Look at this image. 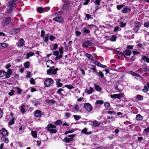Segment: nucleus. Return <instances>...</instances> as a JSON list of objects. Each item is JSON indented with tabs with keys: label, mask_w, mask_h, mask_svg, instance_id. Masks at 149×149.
<instances>
[{
	"label": "nucleus",
	"mask_w": 149,
	"mask_h": 149,
	"mask_svg": "<svg viewBox=\"0 0 149 149\" xmlns=\"http://www.w3.org/2000/svg\"><path fill=\"white\" fill-rule=\"evenodd\" d=\"M94 63L95 65L100 67H101L102 65V64L100 62L96 61H95Z\"/></svg>",
	"instance_id": "54"
},
{
	"label": "nucleus",
	"mask_w": 149,
	"mask_h": 149,
	"mask_svg": "<svg viewBox=\"0 0 149 149\" xmlns=\"http://www.w3.org/2000/svg\"><path fill=\"white\" fill-rule=\"evenodd\" d=\"M124 95V94L123 93H121L119 94H116V98L118 99H120L121 98L123 97Z\"/></svg>",
	"instance_id": "27"
},
{
	"label": "nucleus",
	"mask_w": 149,
	"mask_h": 149,
	"mask_svg": "<svg viewBox=\"0 0 149 149\" xmlns=\"http://www.w3.org/2000/svg\"><path fill=\"white\" fill-rule=\"evenodd\" d=\"M58 70V68H56L54 69L52 68H49L47 70V74H56L57 73V71Z\"/></svg>",
	"instance_id": "4"
},
{
	"label": "nucleus",
	"mask_w": 149,
	"mask_h": 149,
	"mask_svg": "<svg viewBox=\"0 0 149 149\" xmlns=\"http://www.w3.org/2000/svg\"><path fill=\"white\" fill-rule=\"evenodd\" d=\"M142 59L144 61H146L147 63H149V58L145 56H143Z\"/></svg>",
	"instance_id": "33"
},
{
	"label": "nucleus",
	"mask_w": 149,
	"mask_h": 149,
	"mask_svg": "<svg viewBox=\"0 0 149 149\" xmlns=\"http://www.w3.org/2000/svg\"><path fill=\"white\" fill-rule=\"evenodd\" d=\"M94 86L95 87V89L96 91L100 92L101 91L102 88L100 87L99 86L97 85L96 84H95Z\"/></svg>",
	"instance_id": "30"
},
{
	"label": "nucleus",
	"mask_w": 149,
	"mask_h": 149,
	"mask_svg": "<svg viewBox=\"0 0 149 149\" xmlns=\"http://www.w3.org/2000/svg\"><path fill=\"white\" fill-rule=\"evenodd\" d=\"M30 63L29 61H26L24 63V67L26 68H29L30 67Z\"/></svg>",
	"instance_id": "31"
},
{
	"label": "nucleus",
	"mask_w": 149,
	"mask_h": 149,
	"mask_svg": "<svg viewBox=\"0 0 149 149\" xmlns=\"http://www.w3.org/2000/svg\"><path fill=\"white\" fill-rule=\"evenodd\" d=\"M65 87L67 88L69 90H71L74 88V87L73 86L68 85H65Z\"/></svg>",
	"instance_id": "50"
},
{
	"label": "nucleus",
	"mask_w": 149,
	"mask_h": 149,
	"mask_svg": "<svg viewBox=\"0 0 149 149\" xmlns=\"http://www.w3.org/2000/svg\"><path fill=\"white\" fill-rule=\"evenodd\" d=\"M116 54H118L119 55L121 56L122 57H123L125 58H127V57L125 56L124 53V52H121L119 51H116Z\"/></svg>",
	"instance_id": "21"
},
{
	"label": "nucleus",
	"mask_w": 149,
	"mask_h": 149,
	"mask_svg": "<svg viewBox=\"0 0 149 149\" xmlns=\"http://www.w3.org/2000/svg\"><path fill=\"white\" fill-rule=\"evenodd\" d=\"M0 134L3 136H7L8 135L9 133L8 131L4 128H2L0 130Z\"/></svg>",
	"instance_id": "5"
},
{
	"label": "nucleus",
	"mask_w": 149,
	"mask_h": 149,
	"mask_svg": "<svg viewBox=\"0 0 149 149\" xmlns=\"http://www.w3.org/2000/svg\"><path fill=\"white\" fill-rule=\"evenodd\" d=\"M85 55L91 61L94 60V58L91 54L86 53Z\"/></svg>",
	"instance_id": "23"
},
{
	"label": "nucleus",
	"mask_w": 149,
	"mask_h": 149,
	"mask_svg": "<svg viewBox=\"0 0 149 149\" xmlns=\"http://www.w3.org/2000/svg\"><path fill=\"white\" fill-rule=\"evenodd\" d=\"M104 106H105L107 109L109 110L111 109L110 104L109 102H105Z\"/></svg>",
	"instance_id": "24"
},
{
	"label": "nucleus",
	"mask_w": 149,
	"mask_h": 149,
	"mask_svg": "<svg viewBox=\"0 0 149 149\" xmlns=\"http://www.w3.org/2000/svg\"><path fill=\"white\" fill-rule=\"evenodd\" d=\"M53 20L54 21L61 23H63V18L61 17H57L54 18Z\"/></svg>",
	"instance_id": "8"
},
{
	"label": "nucleus",
	"mask_w": 149,
	"mask_h": 149,
	"mask_svg": "<svg viewBox=\"0 0 149 149\" xmlns=\"http://www.w3.org/2000/svg\"><path fill=\"white\" fill-rule=\"evenodd\" d=\"M74 119L76 120H78L81 118V116L76 115H73Z\"/></svg>",
	"instance_id": "51"
},
{
	"label": "nucleus",
	"mask_w": 149,
	"mask_h": 149,
	"mask_svg": "<svg viewBox=\"0 0 149 149\" xmlns=\"http://www.w3.org/2000/svg\"><path fill=\"white\" fill-rule=\"evenodd\" d=\"M5 137H1V139L5 143H8L9 142V140L8 138H5Z\"/></svg>",
	"instance_id": "26"
},
{
	"label": "nucleus",
	"mask_w": 149,
	"mask_h": 149,
	"mask_svg": "<svg viewBox=\"0 0 149 149\" xmlns=\"http://www.w3.org/2000/svg\"><path fill=\"white\" fill-rule=\"evenodd\" d=\"M47 82L49 83V84H47V87H48L50 85L53 83L54 81L52 79L49 78L47 79Z\"/></svg>",
	"instance_id": "25"
},
{
	"label": "nucleus",
	"mask_w": 149,
	"mask_h": 149,
	"mask_svg": "<svg viewBox=\"0 0 149 149\" xmlns=\"http://www.w3.org/2000/svg\"><path fill=\"white\" fill-rule=\"evenodd\" d=\"M25 106L24 105L22 104V105L21 108V112L22 113H24L26 112V111L25 110L24 108Z\"/></svg>",
	"instance_id": "38"
},
{
	"label": "nucleus",
	"mask_w": 149,
	"mask_h": 149,
	"mask_svg": "<svg viewBox=\"0 0 149 149\" xmlns=\"http://www.w3.org/2000/svg\"><path fill=\"white\" fill-rule=\"evenodd\" d=\"M47 103H48L49 104H54L55 103V102L54 100H47Z\"/></svg>",
	"instance_id": "53"
},
{
	"label": "nucleus",
	"mask_w": 149,
	"mask_h": 149,
	"mask_svg": "<svg viewBox=\"0 0 149 149\" xmlns=\"http://www.w3.org/2000/svg\"><path fill=\"white\" fill-rule=\"evenodd\" d=\"M98 74L99 76L101 77H104V75L103 73L101 71H99L98 72Z\"/></svg>",
	"instance_id": "62"
},
{
	"label": "nucleus",
	"mask_w": 149,
	"mask_h": 149,
	"mask_svg": "<svg viewBox=\"0 0 149 149\" xmlns=\"http://www.w3.org/2000/svg\"><path fill=\"white\" fill-rule=\"evenodd\" d=\"M149 89V83H147L146 85L144 86L143 89H142V91L144 93H146L148 91Z\"/></svg>",
	"instance_id": "12"
},
{
	"label": "nucleus",
	"mask_w": 149,
	"mask_h": 149,
	"mask_svg": "<svg viewBox=\"0 0 149 149\" xmlns=\"http://www.w3.org/2000/svg\"><path fill=\"white\" fill-rule=\"evenodd\" d=\"M3 112L1 109L0 108V119L3 116Z\"/></svg>",
	"instance_id": "61"
},
{
	"label": "nucleus",
	"mask_w": 149,
	"mask_h": 149,
	"mask_svg": "<svg viewBox=\"0 0 149 149\" xmlns=\"http://www.w3.org/2000/svg\"><path fill=\"white\" fill-rule=\"evenodd\" d=\"M15 118H14L13 117L11 120L10 121L9 123V125H11L13 124H14L15 123L14 122Z\"/></svg>",
	"instance_id": "48"
},
{
	"label": "nucleus",
	"mask_w": 149,
	"mask_h": 149,
	"mask_svg": "<svg viewBox=\"0 0 149 149\" xmlns=\"http://www.w3.org/2000/svg\"><path fill=\"white\" fill-rule=\"evenodd\" d=\"M133 46L132 45H127L126 47V49H130V50L132 49H133Z\"/></svg>",
	"instance_id": "56"
},
{
	"label": "nucleus",
	"mask_w": 149,
	"mask_h": 149,
	"mask_svg": "<svg viewBox=\"0 0 149 149\" xmlns=\"http://www.w3.org/2000/svg\"><path fill=\"white\" fill-rule=\"evenodd\" d=\"M90 70H92L94 72L97 74V70L95 66L92 65V67L90 68Z\"/></svg>",
	"instance_id": "37"
},
{
	"label": "nucleus",
	"mask_w": 149,
	"mask_h": 149,
	"mask_svg": "<svg viewBox=\"0 0 149 149\" xmlns=\"http://www.w3.org/2000/svg\"><path fill=\"white\" fill-rule=\"evenodd\" d=\"M136 98L139 100H143V96L142 95H138L136 97Z\"/></svg>",
	"instance_id": "41"
},
{
	"label": "nucleus",
	"mask_w": 149,
	"mask_h": 149,
	"mask_svg": "<svg viewBox=\"0 0 149 149\" xmlns=\"http://www.w3.org/2000/svg\"><path fill=\"white\" fill-rule=\"evenodd\" d=\"M5 72L3 70H0V77H3L5 75Z\"/></svg>",
	"instance_id": "43"
},
{
	"label": "nucleus",
	"mask_w": 149,
	"mask_h": 149,
	"mask_svg": "<svg viewBox=\"0 0 149 149\" xmlns=\"http://www.w3.org/2000/svg\"><path fill=\"white\" fill-rule=\"evenodd\" d=\"M53 54L55 56L57 57L58 56V55L59 54V52L57 51H55L53 52Z\"/></svg>",
	"instance_id": "57"
},
{
	"label": "nucleus",
	"mask_w": 149,
	"mask_h": 149,
	"mask_svg": "<svg viewBox=\"0 0 149 149\" xmlns=\"http://www.w3.org/2000/svg\"><path fill=\"white\" fill-rule=\"evenodd\" d=\"M100 124L103 125V123H101L100 122H98L96 120L94 121L93 123V125L94 127H98Z\"/></svg>",
	"instance_id": "15"
},
{
	"label": "nucleus",
	"mask_w": 149,
	"mask_h": 149,
	"mask_svg": "<svg viewBox=\"0 0 149 149\" xmlns=\"http://www.w3.org/2000/svg\"><path fill=\"white\" fill-rule=\"evenodd\" d=\"M65 115L66 117V118L68 119L69 118L70 116L71 113L68 112H65Z\"/></svg>",
	"instance_id": "52"
},
{
	"label": "nucleus",
	"mask_w": 149,
	"mask_h": 149,
	"mask_svg": "<svg viewBox=\"0 0 149 149\" xmlns=\"http://www.w3.org/2000/svg\"><path fill=\"white\" fill-rule=\"evenodd\" d=\"M35 54L33 52H29V53H27L26 54V58L27 59L29 58L30 56H32Z\"/></svg>",
	"instance_id": "29"
},
{
	"label": "nucleus",
	"mask_w": 149,
	"mask_h": 149,
	"mask_svg": "<svg viewBox=\"0 0 149 149\" xmlns=\"http://www.w3.org/2000/svg\"><path fill=\"white\" fill-rule=\"evenodd\" d=\"M93 88L91 87L89 88V90H88L86 89L85 90V92L87 93L88 94H91L93 92Z\"/></svg>",
	"instance_id": "17"
},
{
	"label": "nucleus",
	"mask_w": 149,
	"mask_h": 149,
	"mask_svg": "<svg viewBox=\"0 0 149 149\" xmlns=\"http://www.w3.org/2000/svg\"><path fill=\"white\" fill-rule=\"evenodd\" d=\"M104 101L103 100H97L95 104H100L102 105L104 103Z\"/></svg>",
	"instance_id": "46"
},
{
	"label": "nucleus",
	"mask_w": 149,
	"mask_h": 149,
	"mask_svg": "<svg viewBox=\"0 0 149 149\" xmlns=\"http://www.w3.org/2000/svg\"><path fill=\"white\" fill-rule=\"evenodd\" d=\"M17 0H12V1L9 2L8 5V7L7 8L6 13L7 14L10 13L13 11V9L16 6L15 2Z\"/></svg>",
	"instance_id": "1"
},
{
	"label": "nucleus",
	"mask_w": 149,
	"mask_h": 149,
	"mask_svg": "<svg viewBox=\"0 0 149 149\" xmlns=\"http://www.w3.org/2000/svg\"><path fill=\"white\" fill-rule=\"evenodd\" d=\"M64 139L67 143H69L70 141H73V139L72 138H68L67 137H65Z\"/></svg>",
	"instance_id": "36"
},
{
	"label": "nucleus",
	"mask_w": 149,
	"mask_h": 149,
	"mask_svg": "<svg viewBox=\"0 0 149 149\" xmlns=\"http://www.w3.org/2000/svg\"><path fill=\"white\" fill-rule=\"evenodd\" d=\"M19 127L18 129L19 133L22 134L24 131V128H23V126L21 125V123H19Z\"/></svg>",
	"instance_id": "22"
},
{
	"label": "nucleus",
	"mask_w": 149,
	"mask_h": 149,
	"mask_svg": "<svg viewBox=\"0 0 149 149\" xmlns=\"http://www.w3.org/2000/svg\"><path fill=\"white\" fill-rule=\"evenodd\" d=\"M130 73L133 76H136L137 77H139L140 76V75L139 74L133 71H130Z\"/></svg>",
	"instance_id": "40"
},
{
	"label": "nucleus",
	"mask_w": 149,
	"mask_h": 149,
	"mask_svg": "<svg viewBox=\"0 0 149 149\" xmlns=\"http://www.w3.org/2000/svg\"><path fill=\"white\" fill-rule=\"evenodd\" d=\"M140 71H143L147 73H149V69L146 68H142L140 69Z\"/></svg>",
	"instance_id": "32"
},
{
	"label": "nucleus",
	"mask_w": 149,
	"mask_h": 149,
	"mask_svg": "<svg viewBox=\"0 0 149 149\" xmlns=\"http://www.w3.org/2000/svg\"><path fill=\"white\" fill-rule=\"evenodd\" d=\"M31 103L32 104L35 106H36L38 105V104H40V103L37 101H32Z\"/></svg>",
	"instance_id": "39"
},
{
	"label": "nucleus",
	"mask_w": 149,
	"mask_h": 149,
	"mask_svg": "<svg viewBox=\"0 0 149 149\" xmlns=\"http://www.w3.org/2000/svg\"><path fill=\"white\" fill-rule=\"evenodd\" d=\"M143 118V117L140 114H137L136 116V119L137 121H140L142 120Z\"/></svg>",
	"instance_id": "20"
},
{
	"label": "nucleus",
	"mask_w": 149,
	"mask_h": 149,
	"mask_svg": "<svg viewBox=\"0 0 149 149\" xmlns=\"http://www.w3.org/2000/svg\"><path fill=\"white\" fill-rule=\"evenodd\" d=\"M58 45L56 43L54 44V47L53 48V50H56L58 48Z\"/></svg>",
	"instance_id": "63"
},
{
	"label": "nucleus",
	"mask_w": 149,
	"mask_h": 149,
	"mask_svg": "<svg viewBox=\"0 0 149 149\" xmlns=\"http://www.w3.org/2000/svg\"><path fill=\"white\" fill-rule=\"evenodd\" d=\"M30 83L31 84L34 85L35 84V81L33 78H31L30 79Z\"/></svg>",
	"instance_id": "60"
},
{
	"label": "nucleus",
	"mask_w": 149,
	"mask_h": 149,
	"mask_svg": "<svg viewBox=\"0 0 149 149\" xmlns=\"http://www.w3.org/2000/svg\"><path fill=\"white\" fill-rule=\"evenodd\" d=\"M130 11V9L127 8H125L123 9L122 10V12L123 13H128Z\"/></svg>",
	"instance_id": "45"
},
{
	"label": "nucleus",
	"mask_w": 149,
	"mask_h": 149,
	"mask_svg": "<svg viewBox=\"0 0 149 149\" xmlns=\"http://www.w3.org/2000/svg\"><path fill=\"white\" fill-rule=\"evenodd\" d=\"M70 3L69 2L67 1L64 2L63 6V10H68L70 8Z\"/></svg>",
	"instance_id": "7"
},
{
	"label": "nucleus",
	"mask_w": 149,
	"mask_h": 149,
	"mask_svg": "<svg viewBox=\"0 0 149 149\" xmlns=\"http://www.w3.org/2000/svg\"><path fill=\"white\" fill-rule=\"evenodd\" d=\"M7 72H5V75L6 78H8L10 77V75H11L12 72L10 69H8Z\"/></svg>",
	"instance_id": "14"
},
{
	"label": "nucleus",
	"mask_w": 149,
	"mask_h": 149,
	"mask_svg": "<svg viewBox=\"0 0 149 149\" xmlns=\"http://www.w3.org/2000/svg\"><path fill=\"white\" fill-rule=\"evenodd\" d=\"M24 41L23 38H20L19 40L18 45L20 47L23 46L24 45Z\"/></svg>",
	"instance_id": "19"
},
{
	"label": "nucleus",
	"mask_w": 149,
	"mask_h": 149,
	"mask_svg": "<svg viewBox=\"0 0 149 149\" xmlns=\"http://www.w3.org/2000/svg\"><path fill=\"white\" fill-rule=\"evenodd\" d=\"M31 134L32 136L34 138H36L37 137V132L36 131H31Z\"/></svg>",
	"instance_id": "28"
},
{
	"label": "nucleus",
	"mask_w": 149,
	"mask_h": 149,
	"mask_svg": "<svg viewBox=\"0 0 149 149\" xmlns=\"http://www.w3.org/2000/svg\"><path fill=\"white\" fill-rule=\"evenodd\" d=\"M124 53L125 56H130L132 54V51L131 50L128 49H125L124 51Z\"/></svg>",
	"instance_id": "13"
},
{
	"label": "nucleus",
	"mask_w": 149,
	"mask_h": 149,
	"mask_svg": "<svg viewBox=\"0 0 149 149\" xmlns=\"http://www.w3.org/2000/svg\"><path fill=\"white\" fill-rule=\"evenodd\" d=\"M11 18L10 17H6L4 21V24L5 25H7L9 24L11 21Z\"/></svg>",
	"instance_id": "11"
},
{
	"label": "nucleus",
	"mask_w": 149,
	"mask_h": 149,
	"mask_svg": "<svg viewBox=\"0 0 149 149\" xmlns=\"http://www.w3.org/2000/svg\"><path fill=\"white\" fill-rule=\"evenodd\" d=\"M44 11V9L41 7H39L37 9V12L40 13H42Z\"/></svg>",
	"instance_id": "35"
},
{
	"label": "nucleus",
	"mask_w": 149,
	"mask_h": 149,
	"mask_svg": "<svg viewBox=\"0 0 149 149\" xmlns=\"http://www.w3.org/2000/svg\"><path fill=\"white\" fill-rule=\"evenodd\" d=\"M41 112L40 111L37 110L34 112L35 116L37 117H40L41 116Z\"/></svg>",
	"instance_id": "16"
},
{
	"label": "nucleus",
	"mask_w": 149,
	"mask_h": 149,
	"mask_svg": "<svg viewBox=\"0 0 149 149\" xmlns=\"http://www.w3.org/2000/svg\"><path fill=\"white\" fill-rule=\"evenodd\" d=\"M56 127L52 124H49L47 125V130L49 131L50 133L55 134L57 132V130L55 129Z\"/></svg>",
	"instance_id": "2"
},
{
	"label": "nucleus",
	"mask_w": 149,
	"mask_h": 149,
	"mask_svg": "<svg viewBox=\"0 0 149 149\" xmlns=\"http://www.w3.org/2000/svg\"><path fill=\"white\" fill-rule=\"evenodd\" d=\"M1 46L3 48H5L8 47V45L5 43H3L1 44Z\"/></svg>",
	"instance_id": "55"
},
{
	"label": "nucleus",
	"mask_w": 149,
	"mask_h": 149,
	"mask_svg": "<svg viewBox=\"0 0 149 149\" xmlns=\"http://www.w3.org/2000/svg\"><path fill=\"white\" fill-rule=\"evenodd\" d=\"M55 38V37L54 36L52 35H51L49 36V39L51 41L54 40Z\"/></svg>",
	"instance_id": "58"
},
{
	"label": "nucleus",
	"mask_w": 149,
	"mask_h": 149,
	"mask_svg": "<svg viewBox=\"0 0 149 149\" xmlns=\"http://www.w3.org/2000/svg\"><path fill=\"white\" fill-rule=\"evenodd\" d=\"M42 22H38L37 23H34V24H36L37 25V27H41L40 25L42 24Z\"/></svg>",
	"instance_id": "59"
},
{
	"label": "nucleus",
	"mask_w": 149,
	"mask_h": 149,
	"mask_svg": "<svg viewBox=\"0 0 149 149\" xmlns=\"http://www.w3.org/2000/svg\"><path fill=\"white\" fill-rule=\"evenodd\" d=\"M87 129L86 128H85L83 129L81 131V132L86 134H90V133H88L87 132Z\"/></svg>",
	"instance_id": "42"
},
{
	"label": "nucleus",
	"mask_w": 149,
	"mask_h": 149,
	"mask_svg": "<svg viewBox=\"0 0 149 149\" xmlns=\"http://www.w3.org/2000/svg\"><path fill=\"white\" fill-rule=\"evenodd\" d=\"M63 91L64 92V90L62 88H59L57 91L56 94L60 95L61 96H64V94L62 92Z\"/></svg>",
	"instance_id": "18"
},
{
	"label": "nucleus",
	"mask_w": 149,
	"mask_h": 149,
	"mask_svg": "<svg viewBox=\"0 0 149 149\" xmlns=\"http://www.w3.org/2000/svg\"><path fill=\"white\" fill-rule=\"evenodd\" d=\"M59 51L60 52V55L57 56L55 58V60H57L58 59H61L63 57L62 54L63 53V47H61L59 49Z\"/></svg>",
	"instance_id": "10"
},
{
	"label": "nucleus",
	"mask_w": 149,
	"mask_h": 149,
	"mask_svg": "<svg viewBox=\"0 0 149 149\" xmlns=\"http://www.w3.org/2000/svg\"><path fill=\"white\" fill-rule=\"evenodd\" d=\"M19 29H11L9 33L11 35H15L17 34L19 31Z\"/></svg>",
	"instance_id": "9"
},
{
	"label": "nucleus",
	"mask_w": 149,
	"mask_h": 149,
	"mask_svg": "<svg viewBox=\"0 0 149 149\" xmlns=\"http://www.w3.org/2000/svg\"><path fill=\"white\" fill-rule=\"evenodd\" d=\"M84 107L86 110L88 112L91 111L93 109L92 107L89 103H85Z\"/></svg>",
	"instance_id": "6"
},
{
	"label": "nucleus",
	"mask_w": 149,
	"mask_h": 149,
	"mask_svg": "<svg viewBox=\"0 0 149 149\" xmlns=\"http://www.w3.org/2000/svg\"><path fill=\"white\" fill-rule=\"evenodd\" d=\"M144 26L146 27H149V22H147L144 23Z\"/></svg>",
	"instance_id": "64"
},
{
	"label": "nucleus",
	"mask_w": 149,
	"mask_h": 149,
	"mask_svg": "<svg viewBox=\"0 0 149 149\" xmlns=\"http://www.w3.org/2000/svg\"><path fill=\"white\" fill-rule=\"evenodd\" d=\"M16 89L17 90V93L20 95L21 94L22 92V90L21 89H20V88L18 87H16Z\"/></svg>",
	"instance_id": "47"
},
{
	"label": "nucleus",
	"mask_w": 149,
	"mask_h": 149,
	"mask_svg": "<svg viewBox=\"0 0 149 149\" xmlns=\"http://www.w3.org/2000/svg\"><path fill=\"white\" fill-rule=\"evenodd\" d=\"M95 45V44L91 42L90 41H86L83 42L82 44V46L83 47L86 48L88 47H92Z\"/></svg>",
	"instance_id": "3"
},
{
	"label": "nucleus",
	"mask_w": 149,
	"mask_h": 149,
	"mask_svg": "<svg viewBox=\"0 0 149 149\" xmlns=\"http://www.w3.org/2000/svg\"><path fill=\"white\" fill-rule=\"evenodd\" d=\"M116 37L114 35H113L111 36L110 40L111 41H115L116 40Z\"/></svg>",
	"instance_id": "44"
},
{
	"label": "nucleus",
	"mask_w": 149,
	"mask_h": 149,
	"mask_svg": "<svg viewBox=\"0 0 149 149\" xmlns=\"http://www.w3.org/2000/svg\"><path fill=\"white\" fill-rule=\"evenodd\" d=\"M62 122L61 120H58L54 122V123L57 125H60L62 124Z\"/></svg>",
	"instance_id": "34"
},
{
	"label": "nucleus",
	"mask_w": 149,
	"mask_h": 149,
	"mask_svg": "<svg viewBox=\"0 0 149 149\" xmlns=\"http://www.w3.org/2000/svg\"><path fill=\"white\" fill-rule=\"evenodd\" d=\"M56 85L57 88H59L62 86L63 84L60 82H56Z\"/></svg>",
	"instance_id": "49"
}]
</instances>
